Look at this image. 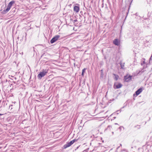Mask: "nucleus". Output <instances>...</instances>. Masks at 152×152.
Here are the masks:
<instances>
[{"instance_id": "1", "label": "nucleus", "mask_w": 152, "mask_h": 152, "mask_svg": "<svg viewBox=\"0 0 152 152\" xmlns=\"http://www.w3.org/2000/svg\"><path fill=\"white\" fill-rule=\"evenodd\" d=\"M15 1H10L8 4L6 10H4L2 12L3 14H5L8 12L10 10V8L12 7V4L15 3Z\"/></svg>"}, {"instance_id": "2", "label": "nucleus", "mask_w": 152, "mask_h": 152, "mask_svg": "<svg viewBox=\"0 0 152 152\" xmlns=\"http://www.w3.org/2000/svg\"><path fill=\"white\" fill-rule=\"evenodd\" d=\"M77 140L75 139H74L73 140L71 141L70 142H67L63 146V148H64L65 149L68 148L74 142H75L76 141H77Z\"/></svg>"}, {"instance_id": "3", "label": "nucleus", "mask_w": 152, "mask_h": 152, "mask_svg": "<svg viewBox=\"0 0 152 152\" xmlns=\"http://www.w3.org/2000/svg\"><path fill=\"white\" fill-rule=\"evenodd\" d=\"M48 70H45L40 72L38 75V78L41 79L42 77H43L46 74L48 73Z\"/></svg>"}, {"instance_id": "4", "label": "nucleus", "mask_w": 152, "mask_h": 152, "mask_svg": "<svg viewBox=\"0 0 152 152\" xmlns=\"http://www.w3.org/2000/svg\"><path fill=\"white\" fill-rule=\"evenodd\" d=\"M60 37V36L59 35H56L54 37L50 40V42L51 44H53Z\"/></svg>"}, {"instance_id": "5", "label": "nucleus", "mask_w": 152, "mask_h": 152, "mask_svg": "<svg viewBox=\"0 0 152 152\" xmlns=\"http://www.w3.org/2000/svg\"><path fill=\"white\" fill-rule=\"evenodd\" d=\"M132 79V76L130 75H126L124 76V80L125 82H128Z\"/></svg>"}, {"instance_id": "6", "label": "nucleus", "mask_w": 152, "mask_h": 152, "mask_svg": "<svg viewBox=\"0 0 152 152\" xmlns=\"http://www.w3.org/2000/svg\"><path fill=\"white\" fill-rule=\"evenodd\" d=\"M122 85L121 83H119L118 84H115L114 87H115L116 88L118 89L122 87Z\"/></svg>"}, {"instance_id": "7", "label": "nucleus", "mask_w": 152, "mask_h": 152, "mask_svg": "<svg viewBox=\"0 0 152 152\" xmlns=\"http://www.w3.org/2000/svg\"><path fill=\"white\" fill-rule=\"evenodd\" d=\"M142 91V88H140L139 89L135 92L136 95L137 96L139 95Z\"/></svg>"}, {"instance_id": "8", "label": "nucleus", "mask_w": 152, "mask_h": 152, "mask_svg": "<svg viewBox=\"0 0 152 152\" xmlns=\"http://www.w3.org/2000/svg\"><path fill=\"white\" fill-rule=\"evenodd\" d=\"M80 10V8L79 7L77 6H75L74 7V10L76 12H79Z\"/></svg>"}, {"instance_id": "9", "label": "nucleus", "mask_w": 152, "mask_h": 152, "mask_svg": "<svg viewBox=\"0 0 152 152\" xmlns=\"http://www.w3.org/2000/svg\"><path fill=\"white\" fill-rule=\"evenodd\" d=\"M113 43L116 45H118L119 44V42L118 39H115L113 40Z\"/></svg>"}, {"instance_id": "10", "label": "nucleus", "mask_w": 152, "mask_h": 152, "mask_svg": "<svg viewBox=\"0 0 152 152\" xmlns=\"http://www.w3.org/2000/svg\"><path fill=\"white\" fill-rule=\"evenodd\" d=\"M145 59L144 58H142L141 61V64L142 66H144L145 65Z\"/></svg>"}, {"instance_id": "11", "label": "nucleus", "mask_w": 152, "mask_h": 152, "mask_svg": "<svg viewBox=\"0 0 152 152\" xmlns=\"http://www.w3.org/2000/svg\"><path fill=\"white\" fill-rule=\"evenodd\" d=\"M113 75L114 76V79L116 80H117L119 76L118 75L115 74H113Z\"/></svg>"}, {"instance_id": "12", "label": "nucleus", "mask_w": 152, "mask_h": 152, "mask_svg": "<svg viewBox=\"0 0 152 152\" xmlns=\"http://www.w3.org/2000/svg\"><path fill=\"white\" fill-rule=\"evenodd\" d=\"M120 66H121V68L123 69H124V63L122 64L121 63H120Z\"/></svg>"}, {"instance_id": "13", "label": "nucleus", "mask_w": 152, "mask_h": 152, "mask_svg": "<svg viewBox=\"0 0 152 152\" xmlns=\"http://www.w3.org/2000/svg\"><path fill=\"white\" fill-rule=\"evenodd\" d=\"M86 69L84 68L82 70V73L81 75L82 76H84V72H85Z\"/></svg>"}, {"instance_id": "14", "label": "nucleus", "mask_w": 152, "mask_h": 152, "mask_svg": "<svg viewBox=\"0 0 152 152\" xmlns=\"http://www.w3.org/2000/svg\"><path fill=\"white\" fill-rule=\"evenodd\" d=\"M101 76L102 77H103V70L102 69L101 70Z\"/></svg>"}, {"instance_id": "15", "label": "nucleus", "mask_w": 152, "mask_h": 152, "mask_svg": "<svg viewBox=\"0 0 152 152\" xmlns=\"http://www.w3.org/2000/svg\"><path fill=\"white\" fill-rule=\"evenodd\" d=\"M77 19H75L73 20V22L74 23L77 22Z\"/></svg>"}, {"instance_id": "16", "label": "nucleus", "mask_w": 152, "mask_h": 152, "mask_svg": "<svg viewBox=\"0 0 152 152\" xmlns=\"http://www.w3.org/2000/svg\"><path fill=\"white\" fill-rule=\"evenodd\" d=\"M3 115L2 114L0 113V115Z\"/></svg>"}, {"instance_id": "17", "label": "nucleus", "mask_w": 152, "mask_h": 152, "mask_svg": "<svg viewBox=\"0 0 152 152\" xmlns=\"http://www.w3.org/2000/svg\"><path fill=\"white\" fill-rule=\"evenodd\" d=\"M119 111V110H117V112H118V111Z\"/></svg>"}, {"instance_id": "18", "label": "nucleus", "mask_w": 152, "mask_h": 152, "mask_svg": "<svg viewBox=\"0 0 152 152\" xmlns=\"http://www.w3.org/2000/svg\"><path fill=\"white\" fill-rule=\"evenodd\" d=\"M118 114V113H117V114Z\"/></svg>"}]
</instances>
